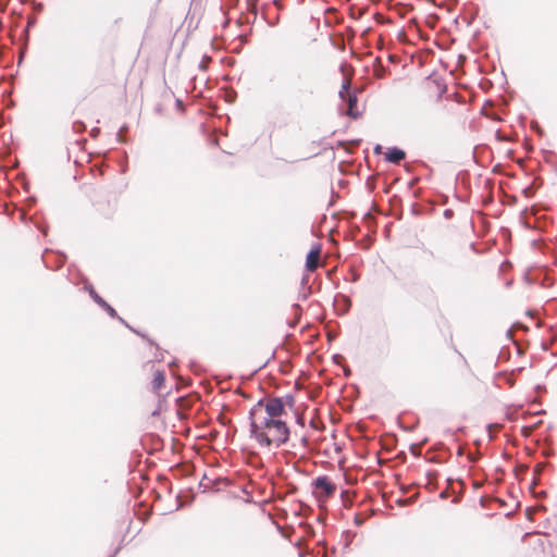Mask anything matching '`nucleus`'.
Listing matches in <instances>:
<instances>
[{
	"label": "nucleus",
	"instance_id": "obj_13",
	"mask_svg": "<svg viewBox=\"0 0 557 557\" xmlns=\"http://www.w3.org/2000/svg\"><path fill=\"white\" fill-rule=\"evenodd\" d=\"M343 299L349 305V300L347 297L343 296Z\"/></svg>",
	"mask_w": 557,
	"mask_h": 557
},
{
	"label": "nucleus",
	"instance_id": "obj_10",
	"mask_svg": "<svg viewBox=\"0 0 557 557\" xmlns=\"http://www.w3.org/2000/svg\"><path fill=\"white\" fill-rule=\"evenodd\" d=\"M89 294L94 301L97 302L100 307L102 306L103 302H106V300L101 298L92 287L89 288Z\"/></svg>",
	"mask_w": 557,
	"mask_h": 557
},
{
	"label": "nucleus",
	"instance_id": "obj_4",
	"mask_svg": "<svg viewBox=\"0 0 557 557\" xmlns=\"http://www.w3.org/2000/svg\"><path fill=\"white\" fill-rule=\"evenodd\" d=\"M264 412L271 418L281 419L285 413V405L282 398L273 397L269 400H263Z\"/></svg>",
	"mask_w": 557,
	"mask_h": 557
},
{
	"label": "nucleus",
	"instance_id": "obj_3",
	"mask_svg": "<svg viewBox=\"0 0 557 557\" xmlns=\"http://www.w3.org/2000/svg\"><path fill=\"white\" fill-rule=\"evenodd\" d=\"M338 95L342 101L347 104L346 114L352 119H357L360 114L357 110L358 99L356 92L350 89L349 79L343 81L342 89Z\"/></svg>",
	"mask_w": 557,
	"mask_h": 557
},
{
	"label": "nucleus",
	"instance_id": "obj_9",
	"mask_svg": "<svg viewBox=\"0 0 557 557\" xmlns=\"http://www.w3.org/2000/svg\"><path fill=\"white\" fill-rule=\"evenodd\" d=\"M101 308L111 317L114 319H117L121 323L125 324L128 329L131 326L121 318L117 315L115 309L111 307L107 301L102 304Z\"/></svg>",
	"mask_w": 557,
	"mask_h": 557
},
{
	"label": "nucleus",
	"instance_id": "obj_8",
	"mask_svg": "<svg viewBox=\"0 0 557 557\" xmlns=\"http://www.w3.org/2000/svg\"><path fill=\"white\" fill-rule=\"evenodd\" d=\"M165 381L164 373L162 371H156L152 380V389L160 391Z\"/></svg>",
	"mask_w": 557,
	"mask_h": 557
},
{
	"label": "nucleus",
	"instance_id": "obj_1",
	"mask_svg": "<svg viewBox=\"0 0 557 557\" xmlns=\"http://www.w3.org/2000/svg\"><path fill=\"white\" fill-rule=\"evenodd\" d=\"M263 399H259L249 410L250 437L255 438L261 447H270V441L265 435L272 423L277 419L262 414Z\"/></svg>",
	"mask_w": 557,
	"mask_h": 557
},
{
	"label": "nucleus",
	"instance_id": "obj_2",
	"mask_svg": "<svg viewBox=\"0 0 557 557\" xmlns=\"http://www.w3.org/2000/svg\"><path fill=\"white\" fill-rule=\"evenodd\" d=\"M289 434V428L282 419H277L275 422H273L271 428L265 433L270 441V446L273 444L276 448L288 442Z\"/></svg>",
	"mask_w": 557,
	"mask_h": 557
},
{
	"label": "nucleus",
	"instance_id": "obj_6",
	"mask_svg": "<svg viewBox=\"0 0 557 557\" xmlns=\"http://www.w3.org/2000/svg\"><path fill=\"white\" fill-rule=\"evenodd\" d=\"M321 248L320 246L313 247L307 255L306 258V268L309 272H313L317 270L319 265Z\"/></svg>",
	"mask_w": 557,
	"mask_h": 557
},
{
	"label": "nucleus",
	"instance_id": "obj_12",
	"mask_svg": "<svg viewBox=\"0 0 557 557\" xmlns=\"http://www.w3.org/2000/svg\"><path fill=\"white\" fill-rule=\"evenodd\" d=\"M98 132H99V129H98V128L92 129V131H91L92 136H95V134H96V133H98Z\"/></svg>",
	"mask_w": 557,
	"mask_h": 557
},
{
	"label": "nucleus",
	"instance_id": "obj_11",
	"mask_svg": "<svg viewBox=\"0 0 557 557\" xmlns=\"http://www.w3.org/2000/svg\"><path fill=\"white\" fill-rule=\"evenodd\" d=\"M445 90H446V87H444V88L441 90V92L438 94L437 99H440V98L442 97V94H443Z\"/></svg>",
	"mask_w": 557,
	"mask_h": 557
},
{
	"label": "nucleus",
	"instance_id": "obj_5",
	"mask_svg": "<svg viewBox=\"0 0 557 557\" xmlns=\"http://www.w3.org/2000/svg\"><path fill=\"white\" fill-rule=\"evenodd\" d=\"M312 486L315 490H320L321 491L320 497H324V498L331 497L336 491L335 484L332 483L326 475L318 476L312 482Z\"/></svg>",
	"mask_w": 557,
	"mask_h": 557
},
{
	"label": "nucleus",
	"instance_id": "obj_7",
	"mask_svg": "<svg viewBox=\"0 0 557 557\" xmlns=\"http://www.w3.org/2000/svg\"><path fill=\"white\" fill-rule=\"evenodd\" d=\"M406 157L403 149L397 147L388 148L385 152V160L393 164H399Z\"/></svg>",
	"mask_w": 557,
	"mask_h": 557
}]
</instances>
